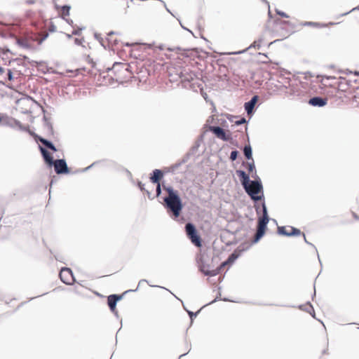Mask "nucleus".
Wrapping results in <instances>:
<instances>
[{
  "instance_id": "f8f14e48",
  "label": "nucleus",
  "mask_w": 359,
  "mask_h": 359,
  "mask_svg": "<svg viewBox=\"0 0 359 359\" xmlns=\"http://www.w3.org/2000/svg\"><path fill=\"white\" fill-rule=\"evenodd\" d=\"M55 7L59 15L63 19L67 20V18L69 15L70 6L55 4Z\"/></svg>"
},
{
  "instance_id": "473e14b6",
  "label": "nucleus",
  "mask_w": 359,
  "mask_h": 359,
  "mask_svg": "<svg viewBox=\"0 0 359 359\" xmlns=\"http://www.w3.org/2000/svg\"><path fill=\"white\" fill-rule=\"evenodd\" d=\"M139 187H140V188L141 189V190H143V189H144V188H143V184H142V183H140V182L139 183Z\"/></svg>"
},
{
  "instance_id": "4468645a",
  "label": "nucleus",
  "mask_w": 359,
  "mask_h": 359,
  "mask_svg": "<svg viewBox=\"0 0 359 359\" xmlns=\"http://www.w3.org/2000/svg\"><path fill=\"white\" fill-rule=\"evenodd\" d=\"M163 172L158 169H156L153 172V175L150 177L151 181L154 184L160 183V180L163 177Z\"/></svg>"
},
{
  "instance_id": "f3484780",
  "label": "nucleus",
  "mask_w": 359,
  "mask_h": 359,
  "mask_svg": "<svg viewBox=\"0 0 359 359\" xmlns=\"http://www.w3.org/2000/svg\"><path fill=\"white\" fill-rule=\"evenodd\" d=\"M257 97L254 96L250 101L245 103V109L247 111L248 114H250L252 111V109L257 102Z\"/></svg>"
},
{
  "instance_id": "5701e85b",
  "label": "nucleus",
  "mask_w": 359,
  "mask_h": 359,
  "mask_svg": "<svg viewBox=\"0 0 359 359\" xmlns=\"http://www.w3.org/2000/svg\"><path fill=\"white\" fill-rule=\"evenodd\" d=\"M336 24L337 23H335V22H329L327 25H323V24H320V23H318V22H306V25H308L309 26L316 27H327V26H329V25H336Z\"/></svg>"
},
{
  "instance_id": "aec40b11",
  "label": "nucleus",
  "mask_w": 359,
  "mask_h": 359,
  "mask_svg": "<svg viewBox=\"0 0 359 359\" xmlns=\"http://www.w3.org/2000/svg\"><path fill=\"white\" fill-rule=\"evenodd\" d=\"M39 141L44 145L46 146V147H48V149H51L53 151H56L57 149L55 148V147L49 141L46 140V139H43V138H39Z\"/></svg>"
},
{
  "instance_id": "c756f323",
  "label": "nucleus",
  "mask_w": 359,
  "mask_h": 359,
  "mask_svg": "<svg viewBox=\"0 0 359 359\" xmlns=\"http://www.w3.org/2000/svg\"><path fill=\"white\" fill-rule=\"evenodd\" d=\"M8 79L11 80L12 79V72L10 69H8Z\"/></svg>"
},
{
  "instance_id": "7c9ffc66",
  "label": "nucleus",
  "mask_w": 359,
  "mask_h": 359,
  "mask_svg": "<svg viewBox=\"0 0 359 359\" xmlns=\"http://www.w3.org/2000/svg\"><path fill=\"white\" fill-rule=\"evenodd\" d=\"M112 36H113V33H110V34H108V39H108V41H111V38H112Z\"/></svg>"
},
{
  "instance_id": "58836bf2",
  "label": "nucleus",
  "mask_w": 359,
  "mask_h": 359,
  "mask_svg": "<svg viewBox=\"0 0 359 359\" xmlns=\"http://www.w3.org/2000/svg\"><path fill=\"white\" fill-rule=\"evenodd\" d=\"M283 22H284V23H288V24H289V22H288V21H284Z\"/></svg>"
},
{
  "instance_id": "9d476101",
  "label": "nucleus",
  "mask_w": 359,
  "mask_h": 359,
  "mask_svg": "<svg viewBox=\"0 0 359 359\" xmlns=\"http://www.w3.org/2000/svg\"><path fill=\"white\" fill-rule=\"evenodd\" d=\"M278 232L280 234L291 236H299L302 232L299 229L294 228L292 226H281L278 227Z\"/></svg>"
},
{
  "instance_id": "393cba45",
  "label": "nucleus",
  "mask_w": 359,
  "mask_h": 359,
  "mask_svg": "<svg viewBox=\"0 0 359 359\" xmlns=\"http://www.w3.org/2000/svg\"><path fill=\"white\" fill-rule=\"evenodd\" d=\"M244 165L248 169L249 175L252 174V177H253L252 172L255 170V167L253 161L251 163H247L246 164H244Z\"/></svg>"
},
{
  "instance_id": "412c9836",
  "label": "nucleus",
  "mask_w": 359,
  "mask_h": 359,
  "mask_svg": "<svg viewBox=\"0 0 359 359\" xmlns=\"http://www.w3.org/2000/svg\"><path fill=\"white\" fill-rule=\"evenodd\" d=\"M39 141L44 145L46 146V147H48V149H51L53 151H56L57 149L55 148V147L49 141L46 140V139H43V138H39Z\"/></svg>"
},
{
  "instance_id": "4c0bfd02",
  "label": "nucleus",
  "mask_w": 359,
  "mask_h": 359,
  "mask_svg": "<svg viewBox=\"0 0 359 359\" xmlns=\"http://www.w3.org/2000/svg\"><path fill=\"white\" fill-rule=\"evenodd\" d=\"M303 236H304V240L306 241V236H305V234H304V233H303Z\"/></svg>"
},
{
  "instance_id": "2f4dec72",
  "label": "nucleus",
  "mask_w": 359,
  "mask_h": 359,
  "mask_svg": "<svg viewBox=\"0 0 359 359\" xmlns=\"http://www.w3.org/2000/svg\"><path fill=\"white\" fill-rule=\"evenodd\" d=\"M4 72V68H2L1 67H0V74H2Z\"/></svg>"
},
{
  "instance_id": "dca6fc26",
  "label": "nucleus",
  "mask_w": 359,
  "mask_h": 359,
  "mask_svg": "<svg viewBox=\"0 0 359 359\" xmlns=\"http://www.w3.org/2000/svg\"><path fill=\"white\" fill-rule=\"evenodd\" d=\"M41 154H42V155H43V156L44 158L45 161L49 165H52L55 161H53V157L51 156L50 153L48 151H46L45 149L42 148V147H41Z\"/></svg>"
},
{
  "instance_id": "c9c22d12",
  "label": "nucleus",
  "mask_w": 359,
  "mask_h": 359,
  "mask_svg": "<svg viewBox=\"0 0 359 359\" xmlns=\"http://www.w3.org/2000/svg\"><path fill=\"white\" fill-rule=\"evenodd\" d=\"M342 84H343V83H342V82H339V83H338V86H337L339 89L340 88V86H341Z\"/></svg>"
},
{
  "instance_id": "f704fd0d",
  "label": "nucleus",
  "mask_w": 359,
  "mask_h": 359,
  "mask_svg": "<svg viewBox=\"0 0 359 359\" xmlns=\"http://www.w3.org/2000/svg\"><path fill=\"white\" fill-rule=\"evenodd\" d=\"M275 22H276L277 25H278V24H280L282 22H281V21H280L279 20H275Z\"/></svg>"
},
{
  "instance_id": "9b49d317",
  "label": "nucleus",
  "mask_w": 359,
  "mask_h": 359,
  "mask_svg": "<svg viewBox=\"0 0 359 359\" xmlns=\"http://www.w3.org/2000/svg\"><path fill=\"white\" fill-rule=\"evenodd\" d=\"M210 131H212L218 138L226 141L229 140L230 137L229 135H226L225 131L220 127L218 126H212L210 128Z\"/></svg>"
},
{
  "instance_id": "f257e3e1",
  "label": "nucleus",
  "mask_w": 359,
  "mask_h": 359,
  "mask_svg": "<svg viewBox=\"0 0 359 359\" xmlns=\"http://www.w3.org/2000/svg\"><path fill=\"white\" fill-rule=\"evenodd\" d=\"M107 76L110 77L114 81L123 83L129 80L133 75L129 69V65L126 63H115L111 69L107 72Z\"/></svg>"
},
{
  "instance_id": "cd10ccee",
  "label": "nucleus",
  "mask_w": 359,
  "mask_h": 359,
  "mask_svg": "<svg viewBox=\"0 0 359 359\" xmlns=\"http://www.w3.org/2000/svg\"><path fill=\"white\" fill-rule=\"evenodd\" d=\"M277 13H278L279 15H280V16H282V17H283V18H288V17H289L286 13H283V12L277 11Z\"/></svg>"
},
{
  "instance_id": "6ab92c4d",
  "label": "nucleus",
  "mask_w": 359,
  "mask_h": 359,
  "mask_svg": "<svg viewBox=\"0 0 359 359\" xmlns=\"http://www.w3.org/2000/svg\"><path fill=\"white\" fill-rule=\"evenodd\" d=\"M39 141L44 145L46 146V147H48V149H51L53 151H56L57 149L55 148V147L49 141L46 140V139H43V138H39Z\"/></svg>"
},
{
  "instance_id": "ddd939ff",
  "label": "nucleus",
  "mask_w": 359,
  "mask_h": 359,
  "mask_svg": "<svg viewBox=\"0 0 359 359\" xmlns=\"http://www.w3.org/2000/svg\"><path fill=\"white\" fill-rule=\"evenodd\" d=\"M327 98H322L320 97H314L309 101V103L314 107H323L327 104Z\"/></svg>"
},
{
  "instance_id": "b1692460",
  "label": "nucleus",
  "mask_w": 359,
  "mask_h": 359,
  "mask_svg": "<svg viewBox=\"0 0 359 359\" xmlns=\"http://www.w3.org/2000/svg\"><path fill=\"white\" fill-rule=\"evenodd\" d=\"M244 154L248 159L252 158V149L250 146H245L244 147Z\"/></svg>"
},
{
  "instance_id": "4be33fe9",
  "label": "nucleus",
  "mask_w": 359,
  "mask_h": 359,
  "mask_svg": "<svg viewBox=\"0 0 359 359\" xmlns=\"http://www.w3.org/2000/svg\"><path fill=\"white\" fill-rule=\"evenodd\" d=\"M39 141L44 145L46 146V147H48V149H51L53 151H56L57 149L55 148V147L49 141L46 140V139H43V138H39Z\"/></svg>"
},
{
  "instance_id": "1a4fd4ad",
  "label": "nucleus",
  "mask_w": 359,
  "mask_h": 359,
  "mask_svg": "<svg viewBox=\"0 0 359 359\" xmlns=\"http://www.w3.org/2000/svg\"><path fill=\"white\" fill-rule=\"evenodd\" d=\"M123 297V295L118 294H111L107 297V304L111 312L115 314H117L118 311L116 309V303L119 300H121Z\"/></svg>"
},
{
  "instance_id": "20e7f679",
  "label": "nucleus",
  "mask_w": 359,
  "mask_h": 359,
  "mask_svg": "<svg viewBox=\"0 0 359 359\" xmlns=\"http://www.w3.org/2000/svg\"><path fill=\"white\" fill-rule=\"evenodd\" d=\"M243 187L245 191L251 196L253 200L258 201L261 199L260 196H257L262 189V186L259 182L249 181V182L245 184V187Z\"/></svg>"
},
{
  "instance_id": "39448f33",
  "label": "nucleus",
  "mask_w": 359,
  "mask_h": 359,
  "mask_svg": "<svg viewBox=\"0 0 359 359\" xmlns=\"http://www.w3.org/2000/svg\"><path fill=\"white\" fill-rule=\"evenodd\" d=\"M185 229L187 235L189 237V238L191 241V242L197 247H201V239L200 236L198 235L195 226L192 224L188 223L186 224Z\"/></svg>"
},
{
  "instance_id": "a211bd4d",
  "label": "nucleus",
  "mask_w": 359,
  "mask_h": 359,
  "mask_svg": "<svg viewBox=\"0 0 359 359\" xmlns=\"http://www.w3.org/2000/svg\"><path fill=\"white\" fill-rule=\"evenodd\" d=\"M84 287L81 285L74 286L71 290L70 293L72 296L78 295L81 296L84 290Z\"/></svg>"
},
{
  "instance_id": "423d86ee",
  "label": "nucleus",
  "mask_w": 359,
  "mask_h": 359,
  "mask_svg": "<svg viewBox=\"0 0 359 359\" xmlns=\"http://www.w3.org/2000/svg\"><path fill=\"white\" fill-rule=\"evenodd\" d=\"M237 258V255H235L234 253L231 254L229 258L227 259L226 261L222 262L220 266L219 267H217V269H212V270H204L203 269V272L205 275L206 276H217V274L219 273V272L221 271V270L226 266V265H228V264H232L235 260Z\"/></svg>"
},
{
  "instance_id": "ea45409f",
  "label": "nucleus",
  "mask_w": 359,
  "mask_h": 359,
  "mask_svg": "<svg viewBox=\"0 0 359 359\" xmlns=\"http://www.w3.org/2000/svg\"><path fill=\"white\" fill-rule=\"evenodd\" d=\"M1 121V118L0 117V122Z\"/></svg>"
},
{
  "instance_id": "e433bc0d",
  "label": "nucleus",
  "mask_w": 359,
  "mask_h": 359,
  "mask_svg": "<svg viewBox=\"0 0 359 359\" xmlns=\"http://www.w3.org/2000/svg\"><path fill=\"white\" fill-rule=\"evenodd\" d=\"M43 39H39V43H41Z\"/></svg>"
},
{
  "instance_id": "bb28decb",
  "label": "nucleus",
  "mask_w": 359,
  "mask_h": 359,
  "mask_svg": "<svg viewBox=\"0 0 359 359\" xmlns=\"http://www.w3.org/2000/svg\"><path fill=\"white\" fill-rule=\"evenodd\" d=\"M160 194H161V184H160V183H158L157 186H156V195L159 196Z\"/></svg>"
},
{
  "instance_id": "f03ea898",
  "label": "nucleus",
  "mask_w": 359,
  "mask_h": 359,
  "mask_svg": "<svg viewBox=\"0 0 359 359\" xmlns=\"http://www.w3.org/2000/svg\"><path fill=\"white\" fill-rule=\"evenodd\" d=\"M163 189L168 193V196L164 199L167 208L175 217H178L182 209V204L177 191L174 190L171 187H164Z\"/></svg>"
},
{
  "instance_id": "c85d7f7f",
  "label": "nucleus",
  "mask_w": 359,
  "mask_h": 359,
  "mask_svg": "<svg viewBox=\"0 0 359 359\" xmlns=\"http://www.w3.org/2000/svg\"><path fill=\"white\" fill-rule=\"evenodd\" d=\"M245 121H246L245 119L244 118H243L240 121H236V124H238V125L242 124V123H245Z\"/></svg>"
},
{
  "instance_id": "7ed1b4c3",
  "label": "nucleus",
  "mask_w": 359,
  "mask_h": 359,
  "mask_svg": "<svg viewBox=\"0 0 359 359\" xmlns=\"http://www.w3.org/2000/svg\"><path fill=\"white\" fill-rule=\"evenodd\" d=\"M269 220L266 208L263 205V215L258 220L257 229L254 238L255 243L257 242L264 236Z\"/></svg>"
},
{
  "instance_id": "6e6552de",
  "label": "nucleus",
  "mask_w": 359,
  "mask_h": 359,
  "mask_svg": "<svg viewBox=\"0 0 359 359\" xmlns=\"http://www.w3.org/2000/svg\"><path fill=\"white\" fill-rule=\"evenodd\" d=\"M53 165H54L55 171L57 174H64L69 172L67 163L63 159L55 160Z\"/></svg>"
},
{
  "instance_id": "72a5a7b5",
  "label": "nucleus",
  "mask_w": 359,
  "mask_h": 359,
  "mask_svg": "<svg viewBox=\"0 0 359 359\" xmlns=\"http://www.w3.org/2000/svg\"><path fill=\"white\" fill-rule=\"evenodd\" d=\"M307 306L309 307V309H311L313 311V309L311 304H308Z\"/></svg>"
},
{
  "instance_id": "2eb2a0df",
  "label": "nucleus",
  "mask_w": 359,
  "mask_h": 359,
  "mask_svg": "<svg viewBox=\"0 0 359 359\" xmlns=\"http://www.w3.org/2000/svg\"><path fill=\"white\" fill-rule=\"evenodd\" d=\"M236 174L241 178L243 186L245 187V184L250 181L249 175L243 170H236Z\"/></svg>"
},
{
  "instance_id": "0eeeda50",
  "label": "nucleus",
  "mask_w": 359,
  "mask_h": 359,
  "mask_svg": "<svg viewBox=\"0 0 359 359\" xmlns=\"http://www.w3.org/2000/svg\"><path fill=\"white\" fill-rule=\"evenodd\" d=\"M60 280L65 284H71L74 281L72 271L69 268H63L60 272Z\"/></svg>"
},
{
  "instance_id": "a878e982",
  "label": "nucleus",
  "mask_w": 359,
  "mask_h": 359,
  "mask_svg": "<svg viewBox=\"0 0 359 359\" xmlns=\"http://www.w3.org/2000/svg\"><path fill=\"white\" fill-rule=\"evenodd\" d=\"M238 156V151H233L231 153L230 158L231 161H235L237 158Z\"/></svg>"
}]
</instances>
